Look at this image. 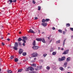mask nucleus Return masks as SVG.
Here are the masks:
<instances>
[{
    "label": "nucleus",
    "instance_id": "f257e3e1",
    "mask_svg": "<svg viewBox=\"0 0 73 73\" xmlns=\"http://www.w3.org/2000/svg\"><path fill=\"white\" fill-rule=\"evenodd\" d=\"M36 40L38 41H42V42H43V43H45V40L44 38H37L36 39Z\"/></svg>",
    "mask_w": 73,
    "mask_h": 73
},
{
    "label": "nucleus",
    "instance_id": "f03ea898",
    "mask_svg": "<svg viewBox=\"0 0 73 73\" xmlns=\"http://www.w3.org/2000/svg\"><path fill=\"white\" fill-rule=\"evenodd\" d=\"M33 57H36L38 56V54L36 52H34L31 54Z\"/></svg>",
    "mask_w": 73,
    "mask_h": 73
},
{
    "label": "nucleus",
    "instance_id": "7ed1b4c3",
    "mask_svg": "<svg viewBox=\"0 0 73 73\" xmlns=\"http://www.w3.org/2000/svg\"><path fill=\"white\" fill-rule=\"evenodd\" d=\"M39 46H34L33 47V49H34L35 50H37V49H38V48H39Z\"/></svg>",
    "mask_w": 73,
    "mask_h": 73
},
{
    "label": "nucleus",
    "instance_id": "20e7f679",
    "mask_svg": "<svg viewBox=\"0 0 73 73\" xmlns=\"http://www.w3.org/2000/svg\"><path fill=\"white\" fill-rule=\"evenodd\" d=\"M28 33H35V32H34L32 29H30L29 31H28Z\"/></svg>",
    "mask_w": 73,
    "mask_h": 73
},
{
    "label": "nucleus",
    "instance_id": "39448f33",
    "mask_svg": "<svg viewBox=\"0 0 73 73\" xmlns=\"http://www.w3.org/2000/svg\"><path fill=\"white\" fill-rule=\"evenodd\" d=\"M69 50H67L66 51H64V52L63 53V54H66L67 53H68V52H69Z\"/></svg>",
    "mask_w": 73,
    "mask_h": 73
},
{
    "label": "nucleus",
    "instance_id": "423d86ee",
    "mask_svg": "<svg viewBox=\"0 0 73 73\" xmlns=\"http://www.w3.org/2000/svg\"><path fill=\"white\" fill-rule=\"evenodd\" d=\"M23 50L21 49H20L19 50V54H21L22 53H23Z\"/></svg>",
    "mask_w": 73,
    "mask_h": 73
},
{
    "label": "nucleus",
    "instance_id": "0eeeda50",
    "mask_svg": "<svg viewBox=\"0 0 73 73\" xmlns=\"http://www.w3.org/2000/svg\"><path fill=\"white\" fill-rule=\"evenodd\" d=\"M41 25L43 26V27H46V25H47V23H42L41 24Z\"/></svg>",
    "mask_w": 73,
    "mask_h": 73
},
{
    "label": "nucleus",
    "instance_id": "6e6552de",
    "mask_svg": "<svg viewBox=\"0 0 73 73\" xmlns=\"http://www.w3.org/2000/svg\"><path fill=\"white\" fill-rule=\"evenodd\" d=\"M23 39H22V40H27V39H28V38H27V37L26 36H23Z\"/></svg>",
    "mask_w": 73,
    "mask_h": 73
},
{
    "label": "nucleus",
    "instance_id": "1a4fd4ad",
    "mask_svg": "<svg viewBox=\"0 0 73 73\" xmlns=\"http://www.w3.org/2000/svg\"><path fill=\"white\" fill-rule=\"evenodd\" d=\"M12 0H9L8 1L7 3H9V4H11V3H12Z\"/></svg>",
    "mask_w": 73,
    "mask_h": 73
},
{
    "label": "nucleus",
    "instance_id": "9d476101",
    "mask_svg": "<svg viewBox=\"0 0 73 73\" xmlns=\"http://www.w3.org/2000/svg\"><path fill=\"white\" fill-rule=\"evenodd\" d=\"M53 70H55L57 69V67L56 66H53L52 67Z\"/></svg>",
    "mask_w": 73,
    "mask_h": 73
},
{
    "label": "nucleus",
    "instance_id": "9b49d317",
    "mask_svg": "<svg viewBox=\"0 0 73 73\" xmlns=\"http://www.w3.org/2000/svg\"><path fill=\"white\" fill-rule=\"evenodd\" d=\"M29 67V69L31 71H33L34 70V68L32 67Z\"/></svg>",
    "mask_w": 73,
    "mask_h": 73
},
{
    "label": "nucleus",
    "instance_id": "f8f14e48",
    "mask_svg": "<svg viewBox=\"0 0 73 73\" xmlns=\"http://www.w3.org/2000/svg\"><path fill=\"white\" fill-rule=\"evenodd\" d=\"M15 46H16V47H18V46H19V45H18V44H17V42H16L15 43Z\"/></svg>",
    "mask_w": 73,
    "mask_h": 73
},
{
    "label": "nucleus",
    "instance_id": "ddd939ff",
    "mask_svg": "<svg viewBox=\"0 0 73 73\" xmlns=\"http://www.w3.org/2000/svg\"><path fill=\"white\" fill-rule=\"evenodd\" d=\"M62 61H64L65 60V57L63 56L61 58Z\"/></svg>",
    "mask_w": 73,
    "mask_h": 73
},
{
    "label": "nucleus",
    "instance_id": "4468645a",
    "mask_svg": "<svg viewBox=\"0 0 73 73\" xmlns=\"http://www.w3.org/2000/svg\"><path fill=\"white\" fill-rule=\"evenodd\" d=\"M67 65V62H66L64 63V64L63 66L65 68L66 66V65Z\"/></svg>",
    "mask_w": 73,
    "mask_h": 73
},
{
    "label": "nucleus",
    "instance_id": "2eb2a0df",
    "mask_svg": "<svg viewBox=\"0 0 73 73\" xmlns=\"http://www.w3.org/2000/svg\"><path fill=\"white\" fill-rule=\"evenodd\" d=\"M18 41L20 42L21 41H23V39H22L21 38H19L18 39Z\"/></svg>",
    "mask_w": 73,
    "mask_h": 73
},
{
    "label": "nucleus",
    "instance_id": "dca6fc26",
    "mask_svg": "<svg viewBox=\"0 0 73 73\" xmlns=\"http://www.w3.org/2000/svg\"><path fill=\"white\" fill-rule=\"evenodd\" d=\"M33 46H35L36 45V41L35 40H34L33 43Z\"/></svg>",
    "mask_w": 73,
    "mask_h": 73
},
{
    "label": "nucleus",
    "instance_id": "f3484780",
    "mask_svg": "<svg viewBox=\"0 0 73 73\" xmlns=\"http://www.w3.org/2000/svg\"><path fill=\"white\" fill-rule=\"evenodd\" d=\"M70 57L68 58H67L66 61H67V62H69V61H70Z\"/></svg>",
    "mask_w": 73,
    "mask_h": 73
},
{
    "label": "nucleus",
    "instance_id": "a211bd4d",
    "mask_svg": "<svg viewBox=\"0 0 73 73\" xmlns=\"http://www.w3.org/2000/svg\"><path fill=\"white\" fill-rule=\"evenodd\" d=\"M17 47H16L15 46V47H13V49H14L15 50H17Z\"/></svg>",
    "mask_w": 73,
    "mask_h": 73
},
{
    "label": "nucleus",
    "instance_id": "6ab92c4d",
    "mask_svg": "<svg viewBox=\"0 0 73 73\" xmlns=\"http://www.w3.org/2000/svg\"><path fill=\"white\" fill-rule=\"evenodd\" d=\"M7 72L8 73H12V72L11 71V70H7Z\"/></svg>",
    "mask_w": 73,
    "mask_h": 73
},
{
    "label": "nucleus",
    "instance_id": "aec40b11",
    "mask_svg": "<svg viewBox=\"0 0 73 73\" xmlns=\"http://www.w3.org/2000/svg\"><path fill=\"white\" fill-rule=\"evenodd\" d=\"M23 56H25L27 55V53L26 52H23Z\"/></svg>",
    "mask_w": 73,
    "mask_h": 73
},
{
    "label": "nucleus",
    "instance_id": "412c9836",
    "mask_svg": "<svg viewBox=\"0 0 73 73\" xmlns=\"http://www.w3.org/2000/svg\"><path fill=\"white\" fill-rule=\"evenodd\" d=\"M18 61H19V60H18V59L17 58H16L15 59V62H18Z\"/></svg>",
    "mask_w": 73,
    "mask_h": 73
},
{
    "label": "nucleus",
    "instance_id": "4be33fe9",
    "mask_svg": "<svg viewBox=\"0 0 73 73\" xmlns=\"http://www.w3.org/2000/svg\"><path fill=\"white\" fill-rule=\"evenodd\" d=\"M59 69L61 70H62V71L64 70V68L62 67L59 68Z\"/></svg>",
    "mask_w": 73,
    "mask_h": 73
},
{
    "label": "nucleus",
    "instance_id": "5701e85b",
    "mask_svg": "<svg viewBox=\"0 0 73 73\" xmlns=\"http://www.w3.org/2000/svg\"><path fill=\"white\" fill-rule=\"evenodd\" d=\"M52 55H54L56 54V52H53L52 53Z\"/></svg>",
    "mask_w": 73,
    "mask_h": 73
},
{
    "label": "nucleus",
    "instance_id": "b1692460",
    "mask_svg": "<svg viewBox=\"0 0 73 73\" xmlns=\"http://www.w3.org/2000/svg\"><path fill=\"white\" fill-rule=\"evenodd\" d=\"M49 20H50V19H45L46 22H48V21H49Z\"/></svg>",
    "mask_w": 73,
    "mask_h": 73
},
{
    "label": "nucleus",
    "instance_id": "393cba45",
    "mask_svg": "<svg viewBox=\"0 0 73 73\" xmlns=\"http://www.w3.org/2000/svg\"><path fill=\"white\" fill-rule=\"evenodd\" d=\"M30 70L29 67L28 68H26V71H29Z\"/></svg>",
    "mask_w": 73,
    "mask_h": 73
},
{
    "label": "nucleus",
    "instance_id": "a878e982",
    "mask_svg": "<svg viewBox=\"0 0 73 73\" xmlns=\"http://www.w3.org/2000/svg\"><path fill=\"white\" fill-rule=\"evenodd\" d=\"M46 68L47 69H48V70H49V69H50V68L49 66H47Z\"/></svg>",
    "mask_w": 73,
    "mask_h": 73
},
{
    "label": "nucleus",
    "instance_id": "bb28decb",
    "mask_svg": "<svg viewBox=\"0 0 73 73\" xmlns=\"http://www.w3.org/2000/svg\"><path fill=\"white\" fill-rule=\"evenodd\" d=\"M42 23H45V22H46V21H45V19H43L42 20Z\"/></svg>",
    "mask_w": 73,
    "mask_h": 73
},
{
    "label": "nucleus",
    "instance_id": "cd10ccee",
    "mask_svg": "<svg viewBox=\"0 0 73 73\" xmlns=\"http://www.w3.org/2000/svg\"><path fill=\"white\" fill-rule=\"evenodd\" d=\"M42 68V66H40L38 67V69H41Z\"/></svg>",
    "mask_w": 73,
    "mask_h": 73
},
{
    "label": "nucleus",
    "instance_id": "c85d7f7f",
    "mask_svg": "<svg viewBox=\"0 0 73 73\" xmlns=\"http://www.w3.org/2000/svg\"><path fill=\"white\" fill-rule=\"evenodd\" d=\"M56 44H58L59 43H60V40H59L56 42Z\"/></svg>",
    "mask_w": 73,
    "mask_h": 73
},
{
    "label": "nucleus",
    "instance_id": "c756f323",
    "mask_svg": "<svg viewBox=\"0 0 73 73\" xmlns=\"http://www.w3.org/2000/svg\"><path fill=\"white\" fill-rule=\"evenodd\" d=\"M66 26L67 27L70 26V24L69 23H67L66 24Z\"/></svg>",
    "mask_w": 73,
    "mask_h": 73
},
{
    "label": "nucleus",
    "instance_id": "7c9ffc66",
    "mask_svg": "<svg viewBox=\"0 0 73 73\" xmlns=\"http://www.w3.org/2000/svg\"><path fill=\"white\" fill-rule=\"evenodd\" d=\"M38 11H40V10L41 9V7L38 6Z\"/></svg>",
    "mask_w": 73,
    "mask_h": 73
},
{
    "label": "nucleus",
    "instance_id": "2f4dec72",
    "mask_svg": "<svg viewBox=\"0 0 73 73\" xmlns=\"http://www.w3.org/2000/svg\"><path fill=\"white\" fill-rule=\"evenodd\" d=\"M22 70H23L22 69L19 70H18V72H22Z\"/></svg>",
    "mask_w": 73,
    "mask_h": 73
},
{
    "label": "nucleus",
    "instance_id": "473e14b6",
    "mask_svg": "<svg viewBox=\"0 0 73 73\" xmlns=\"http://www.w3.org/2000/svg\"><path fill=\"white\" fill-rule=\"evenodd\" d=\"M53 48H51L50 49V52H53Z\"/></svg>",
    "mask_w": 73,
    "mask_h": 73
},
{
    "label": "nucleus",
    "instance_id": "72a5a7b5",
    "mask_svg": "<svg viewBox=\"0 0 73 73\" xmlns=\"http://www.w3.org/2000/svg\"><path fill=\"white\" fill-rule=\"evenodd\" d=\"M18 44H19V46H21V43L20 42H18Z\"/></svg>",
    "mask_w": 73,
    "mask_h": 73
},
{
    "label": "nucleus",
    "instance_id": "f704fd0d",
    "mask_svg": "<svg viewBox=\"0 0 73 73\" xmlns=\"http://www.w3.org/2000/svg\"><path fill=\"white\" fill-rule=\"evenodd\" d=\"M47 55V54H44L43 55V57H46V56Z\"/></svg>",
    "mask_w": 73,
    "mask_h": 73
},
{
    "label": "nucleus",
    "instance_id": "c9c22d12",
    "mask_svg": "<svg viewBox=\"0 0 73 73\" xmlns=\"http://www.w3.org/2000/svg\"><path fill=\"white\" fill-rule=\"evenodd\" d=\"M13 58H14V56H12L10 57L11 59H12Z\"/></svg>",
    "mask_w": 73,
    "mask_h": 73
},
{
    "label": "nucleus",
    "instance_id": "e433bc0d",
    "mask_svg": "<svg viewBox=\"0 0 73 73\" xmlns=\"http://www.w3.org/2000/svg\"><path fill=\"white\" fill-rule=\"evenodd\" d=\"M58 31L59 32H60V33H62V30H58Z\"/></svg>",
    "mask_w": 73,
    "mask_h": 73
},
{
    "label": "nucleus",
    "instance_id": "4c0bfd02",
    "mask_svg": "<svg viewBox=\"0 0 73 73\" xmlns=\"http://www.w3.org/2000/svg\"><path fill=\"white\" fill-rule=\"evenodd\" d=\"M58 60L59 61H62V59H61V58H59L58 59Z\"/></svg>",
    "mask_w": 73,
    "mask_h": 73
},
{
    "label": "nucleus",
    "instance_id": "58836bf2",
    "mask_svg": "<svg viewBox=\"0 0 73 73\" xmlns=\"http://www.w3.org/2000/svg\"><path fill=\"white\" fill-rule=\"evenodd\" d=\"M32 65V66H36V64H33Z\"/></svg>",
    "mask_w": 73,
    "mask_h": 73
},
{
    "label": "nucleus",
    "instance_id": "ea45409f",
    "mask_svg": "<svg viewBox=\"0 0 73 73\" xmlns=\"http://www.w3.org/2000/svg\"><path fill=\"white\" fill-rule=\"evenodd\" d=\"M22 41H23V43H26V41L24 40H22Z\"/></svg>",
    "mask_w": 73,
    "mask_h": 73
},
{
    "label": "nucleus",
    "instance_id": "a19ab883",
    "mask_svg": "<svg viewBox=\"0 0 73 73\" xmlns=\"http://www.w3.org/2000/svg\"><path fill=\"white\" fill-rule=\"evenodd\" d=\"M70 29L72 31H73V28H70Z\"/></svg>",
    "mask_w": 73,
    "mask_h": 73
},
{
    "label": "nucleus",
    "instance_id": "79ce46f5",
    "mask_svg": "<svg viewBox=\"0 0 73 73\" xmlns=\"http://www.w3.org/2000/svg\"><path fill=\"white\" fill-rule=\"evenodd\" d=\"M65 42L64 41H63V46H64V44H65Z\"/></svg>",
    "mask_w": 73,
    "mask_h": 73
},
{
    "label": "nucleus",
    "instance_id": "37998d69",
    "mask_svg": "<svg viewBox=\"0 0 73 73\" xmlns=\"http://www.w3.org/2000/svg\"><path fill=\"white\" fill-rule=\"evenodd\" d=\"M33 3L34 4L36 3H35V1H33Z\"/></svg>",
    "mask_w": 73,
    "mask_h": 73
},
{
    "label": "nucleus",
    "instance_id": "c03bdc74",
    "mask_svg": "<svg viewBox=\"0 0 73 73\" xmlns=\"http://www.w3.org/2000/svg\"><path fill=\"white\" fill-rule=\"evenodd\" d=\"M35 20H37V19H38V18L36 17H35Z\"/></svg>",
    "mask_w": 73,
    "mask_h": 73
},
{
    "label": "nucleus",
    "instance_id": "a18cd8bd",
    "mask_svg": "<svg viewBox=\"0 0 73 73\" xmlns=\"http://www.w3.org/2000/svg\"><path fill=\"white\" fill-rule=\"evenodd\" d=\"M63 35H65V32L64 31H63Z\"/></svg>",
    "mask_w": 73,
    "mask_h": 73
},
{
    "label": "nucleus",
    "instance_id": "49530a36",
    "mask_svg": "<svg viewBox=\"0 0 73 73\" xmlns=\"http://www.w3.org/2000/svg\"><path fill=\"white\" fill-rule=\"evenodd\" d=\"M52 29H53V30H55V28H54V27H53L52 28Z\"/></svg>",
    "mask_w": 73,
    "mask_h": 73
},
{
    "label": "nucleus",
    "instance_id": "de8ad7c7",
    "mask_svg": "<svg viewBox=\"0 0 73 73\" xmlns=\"http://www.w3.org/2000/svg\"><path fill=\"white\" fill-rule=\"evenodd\" d=\"M2 44L3 45V46H4V45H5V44H4L3 42L2 43Z\"/></svg>",
    "mask_w": 73,
    "mask_h": 73
},
{
    "label": "nucleus",
    "instance_id": "09e8293b",
    "mask_svg": "<svg viewBox=\"0 0 73 73\" xmlns=\"http://www.w3.org/2000/svg\"><path fill=\"white\" fill-rule=\"evenodd\" d=\"M13 2H14V3L15 2H16V0H13Z\"/></svg>",
    "mask_w": 73,
    "mask_h": 73
},
{
    "label": "nucleus",
    "instance_id": "8fccbe9b",
    "mask_svg": "<svg viewBox=\"0 0 73 73\" xmlns=\"http://www.w3.org/2000/svg\"><path fill=\"white\" fill-rule=\"evenodd\" d=\"M23 46H25V43H23Z\"/></svg>",
    "mask_w": 73,
    "mask_h": 73
},
{
    "label": "nucleus",
    "instance_id": "3c124183",
    "mask_svg": "<svg viewBox=\"0 0 73 73\" xmlns=\"http://www.w3.org/2000/svg\"><path fill=\"white\" fill-rule=\"evenodd\" d=\"M7 41H9L10 40V39H9V38H7Z\"/></svg>",
    "mask_w": 73,
    "mask_h": 73
},
{
    "label": "nucleus",
    "instance_id": "603ef678",
    "mask_svg": "<svg viewBox=\"0 0 73 73\" xmlns=\"http://www.w3.org/2000/svg\"><path fill=\"white\" fill-rule=\"evenodd\" d=\"M61 50H64V48H62L61 49Z\"/></svg>",
    "mask_w": 73,
    "mask_h": 73
},
{
    "label": "nucleus",
    "instance_id": "864d4df0",
    "mask_svg": "<svg viewBox=\"0 0 73 73\" xmlns=\"http://www.w3.org/2000/svg\"><path fill=\"white\" fill-rule=\"evenodd\" d=\"M66 39H65L64 41L65 42V41H66Z\"/></svg>",
    "mask_w": 73,
    "mask_h": 73
},
{
    "label": "nucleus",
    "instance_id": "5fc2aeb1",
    "mask_svg": "<svg viewBox=\"0 0 73 73\" xmlns=\"http://www.w3.org/2000/svg\"><path fill=\"white\" fill-rule=\"evenodd\" d=\"M70 68V66H68L67 68V69H69Z\"/></svg>",
    "mask_w": 73,
    "mask_h": 73
},
{
    "label": "nucleus",
    "instance_id": "6e6d98bb",
    "mask_svg": "<svg viewBox=\"0 0 73 73\" xmlns=\"http://www.w3.org/2000/svg\"><path fill=\"white\" fill-rule=\"evenodd\" d=\"M19 33V34H21V32H20Z\"/></svg>",
    "mask_w": 73,
    "mask_h": 73
},
{
    "label": "nucleus",
    "instance_id": "4d7b16f0",
    "mask_svg": "<svg viewBox=\"0 0 73 73\" xmlns=\"http://www.w3.org/2000/svg\"><path fill=\"white\" fill-rule=\"evenodd\" d=\"M38 31L39 33H40V31L39 30H38Z\"/></svg>",
    "mask_w": 73,
    "mask_h": 73
},
{
    "label": "nucleus",
    "instance_id": "13d9d810",
    "mask_svg": "<svg viewBox=\"0 0 73 73\" xmlns=\"http://www.w3.org/2000/svg\"><path fill=\"white\" fill-rule=\"evenodd\" d=\"M48 40H50V37H48Z\"/></svg>",
    "mask_w": 73,
    "mask_h": 73
},
{
    "label": "nucleus",
    "instance_id": "bf43d9fd",
    "mask_svg": "<svg viewBox=\"0 0 73 73\" xmlns=\"http://www.w3.org/2000/svg\"><path fill=\"white\" fill-rule=\"evenodd\" d=\"M65 31H67V30H66V29H65Z\"/></svg>",
    "mask_w": 73,
    "mask_h": 73
},
{
    "label": "nucleus",
    "instance_id": "052dcab7",
    "mask_svg": "<svg viewBox=\"0 0 73 73\" xmlns=\"http://www.w3.org/2000/svg\"><path fill=\"white\" fill-rule=\"evenodd\" d=\"M7 35H10L9 33H8Z\"/></svg>",
    "mask_w": 73,
    "mask_h": 73
},
{
    "label": "nucleus",
    "instance_id": "680f3d73",
    "mask_svg": "<svg viewBox=\"0 0 73 73\" xmlns=\"http://www.w3.org/2000/svg\"><path fill=\"white\" fill-rule=\"evenodd\" d=\"M36 58H34V60H36Z\"/></svg>",
    "mask_w": 73,
    "mask_h": 73
},
{
    "label": "nucleus",
    "instance_id": "e2e57ef3",
    "mask_svg": "<svg viewBox=\"0 0 73 73\" xmlns=\"http://www.w3.org/2000/svg\"><path fill=\"white\" fill-rule=\"evenodd\" d=\"M51 41H52V40H50V42H51Z\"/></svg>",
    "mask_w": 73,
    "mask_h": 73
},
{
    "label": "nucleus",
    "instance_id": "0e129e2a",
    "mask_svg": "<svg viewBox=\"0 0 73 73\" xmlns=\"http://www.w3.org/2000/svg\"><path fill=\"white\" fill-rule=\"evenodd\" d=\"M1 38L2 39H3V37H2V38Z\"/></svg>",
    "mask_w": 73,
    "mask_h": 73
},
{
    "label": "nucleus",
    "instance_id": "69168bd1",
    "mask_svg": "<svg viewBox=\"0 0 73 73\" xmlns=\"http://www.w3.org/2000/svg\"><path fill=\"white\" fill-rule=\"evenodd\" d=\"M1 70V69L0 68V72Z\"/></svg>",
    "mask_w": 73,
    "mask_h": 73
},
{
    "label": "nucleus",
    "instance_id": "338daca9",
    "mask_svg": "<svg viewBox=\"0 0 73 73\" xmlns=\"http://www.w3.org/2000/svg\"><path fill=\"white\" fill-rule=\"evenodd\" d=\"M71 37H73V36H72H72H71Z\"/></svg>",
    "mask_w": 73,
    "mask_h": 73
},
{
    "label": "nucleus",
    "instance_id": "774afa93",
    "mask_svg": "<svg viewBox=\"0 0 73 73\" xmlns=\"http://www.w3.org/2000/svg\"><path fill=\"white\" fill-rule=\"evenodd\" d=\"M67 73H70V72H68Z\"/></svg>",
    "mask_w": 73,
    "mask_h": 73
}]
</instances>
